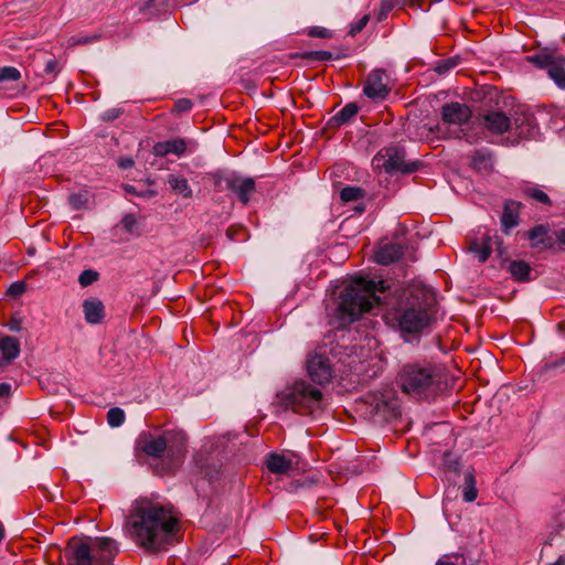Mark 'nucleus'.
Wrapping results in <instances>:
<instances>
[{
    "instance_id": "f257e3e1",
    "label": "nucleus",
    "mask_w": 565,
    "mask_h": 565,
    "mask_svg": "<svg viewBox=\"0 0 565 565\" xmlns=\"http://www.w3.org/2000/svg\"><path fill=\"white\" fill-rule=\"evenodd\" d=\"M128 530L137 545L156 553L173 541L179 522L171 505L140 499L130 512Z\"/></svg>"
},
{
    "instance_id": "f03ea898",
    "label": "nucleus",
    "mask_w": 565,
    "mask_h": 565,
    "mask_svg": "<svg viewBox=\"0 0 565 565\" xmlns=\"http://www.w3.org/2000/svg\"><path fill=\"white\" fill-rule=\"evenodd\" d=\"M436 303V296L430 288L412 284L387 310L385 319L402 333L417 334L434 321Z\"/></svg>"
},
{
    "instance_id": "7ed1b4c3",
    "label": "nucleus",
    "mask_w": 565,
    "mask_h": 565,
    "mask_svg": "<svg viewBox=\"0 0 565 565\" xmlns=\"http://www.w3.org/2000/svg\"><path fill=\"white\" fill-rule=\"evenodd\" d=\"M387 286L383 280L353 277L341 290L337 307V318L341 326L351 324L380 303L377 292H384Z\"/></svg>"
},
{
    "instance_id": "20e7f679",
    "label": "nucleus",
    "mask_w": 565,
    "mask_h": 565,
    "mask_svg": "<svg viewBox=\"0 0 565 565\" xmlns=\"http://www.w3.org/2000/svg\"><path fill=\"white\" fill-rule=\"evenodd\" d=\"M186 441V435L179 430H164L161 434L143 431L137 439V448L148 457L166 458L163 469L172 471L183 461Z\"/></svg>"
},
{
    "instance_id": "39448f33",
    "label": "nucleus",
    "mask_w": 565,
    "mask_h": 565,
    "mask_svg": "<svg viewBox=\"0 0 565 565\" xmlns=\"http://www.w3.org/2000/svg\"><path fill=\"white\" fill-rule=\"evenodd\" d=\"M66 553L71 556V565H111L117 547L115 541L108 537H73Z\"/></svg>"
},
{
    "instance_id": "423d86ee",
    "label": "nucleus",
    "mask_w": 565,
    "mask_h": 565,
    "mask_svg": "<svg viewBox=\"0 0 565 565\" xmlns=\"http://www.w3.org/2000/svg\"><path fill=\"white\" fill-rule=\"evenodd\" d=\"M398 379L404 393L419 398H429L439 390V375L431 366L407 364Z\"/></svg>"
},
{
    "instance_id": "0eeeda50",
    "label": "nucleus",
    "mask_w": 565,
    "mask_h": 565,
    "mask_svg": "<svg viewBox=\"0 0 565 565\" xmlns=\"http://www.w3.org/2000/svg\"><path fill=\"white\" fill-rule=\"evenodd\" d=\"M322 392L306 381L295 382L281 394V403L292 412L308 415L321 408Z\"/></svg>"
},
{
    "instance_id": "6e6552de",
    "label": "nucleus",
    "mask_w": 565,
    "mask_h": 565,
    "mask_svg": "<svg viewBox=\"0 0 565 565\" xmlns=\"http://www.w3.org/2000/svg\"><path fill=\"white\" fill-rule=\"evenodd\" d=\"M526 60L539 68H545L550 78L559 88L565 89V56L542 50L529 55Z\"/></svg>"
},
{
    "instance_id": "1a4fd4ad",
    "label": "nucleus",
    "mask_w": 565,
    "mask_h": 565,
    "mask_svg": "<svg viewBox=\"0 0 565 565\" xmlns=\"http://www.w3.org/2000/svg\"><path fill=\"white\" fill-rule=\"evenodd\" d=\"M405 151L398 146H390L382 148L376 156L374 161L387 173L401 171L403 173H412L419 167L418 162L405 163Z\"/></svg>"
},
{
    "instance_id": "9d476101",
    "label": "nucleus",
    "mask_w": 565,
    "mask_h": 565,
    "mask_svg": "<svg viewBox=\"0 0 565 565\" xmlns=\"http://www.w3.org/2000/svg\"><path fill=\"white\" fill-rule=\"evenodd\" d=\"M371 415L377 423H390L402 415L399 401L394 395L370 396Z\"/></svg>"
},
{
    "instance_id": "9b49d317",
    "label": "nucleus",
    "mask_w": 565,
    "mask_h": 565,
    "mask_svg": "<svg viewBox=\"0 0 565 565\" xmlns=\"http://www.w3.org/2000/svg\"><path fill=\"white\" fill-rule=\"evenodd\" d=\"M307 372L315 383L319 385L329 383L333 375L329 356L317 351L310 353L307 358Z\"/></svg>"
},
{
    "instance_id": "f8f14e48",
    "label": "nucleus",
    "mask_w": 565,
    "mask_h": 565,
    "mask_svg": "<svg viewBox=\"0 0 565 565\" xmlns=\"http://www.w3.org/2000/svg\"><path fill=\"white\" fill-rule=\"evenodd\" d=\"M363 93L372 100H384L391 93L386 72L382 68L373 70L364 82Z\"/></svg>"
},
{
    "instance_id": "ddd939ff",
    "label": "nucleus",
    "mask_w": 565,
    "mask_h": 565,
    "mask_svg": "<svg viewBox=\"0 0 565 565\" xmlns=\"http://www.w3.org/2000/svg\"><path fill=\"white\" fill-rule=\"evenodd\" d=\"M224 182L226 189L233 192L244 205L248 204L252 194L256 191V184L253 178H243L237 174H231L224 179Z\"/></svg>"
},
{
    "instance_id": "4468645a",
    "label": "nucleus",
    "mask_w": 565,
    "mask_h": 565,
    "mask_svg": "<svg viewBox=\"0 0 565 565\" xmlns=\"http://www.w3.org/2000/svg\"><path fill=\"white\" fill-rule=\"evenodd\" d=\"M472 111L466 104L452 102L441 107V118L444 122L451 125H463L469 121Z\"/></svg>"
},
{
    "instance_id": "2eb2a0df",
    "label": "nucleus",
    "mask_w": 565,
    "mask_h": 565,
    "mask_svg": "<svg viewBox=\"0 0 565 565\" xmlns=\"http://www.w3.org/2000/svg\"><path fill=\"white\" fill-rule=\"evenodd\" d=\"M481 122L493 135H503L510 129V118L502 111H488L481 116Z\"/></svg>"
},
{
    "instance_id": "dca6fc26",
    "label": "nucleus",
    "mask_w": 565,
    "mask_h": 565,
    "mask_svg": "<svg viewBox=\"0 0 565 565\" xmlns=\"http://www.w3.org/2000/svg\"><path fill=\"white\" fill-rule=\"evenodd\" d=\"M521 209V202L514 200H507L504 202L503 212L501 215V226L503 233L509 234L512 228L519 225Z\"/></svg>"
},
{
    "instance_id": "f3484780",
    "label": "nucleus",
    "mask_w": 565,
    "mask_h": 565,
    "mask_svg": "<svg viewBox=\"0 0 565 565\" xmlns=\"http://www.w3.org/2000/svg\"><path fill=\"white\" fill-rule=\"evenodd\" d=\"M20 354V342L11 335L0 338V367L10 364Z\"/></svg>"
},
{
    "instance_id": "a211bd4d",
    "label": "nucleus",
    "mask_w": 565,
    "mask_h": 565,
    "mask_svg": "<svg viewBox=\"0 0 565 565\" xmlns=\"http://www.w3.org/2000/svg\"><path fill=\"white\" fill-rule=\"evenodd\" d=\"M138 237L141 235L140 217L136 214H125L121 221L113 227V235L120 236V234Z\"/></svg>"
},
{
    "instance_id": "6ab92c4d",
    "label": "nucleus",
    "mask_w": 565,
    "mask_h": 565,
    "mask_svg": "<svg viewBox=\"0 0 565 565\" xmlns=\"http://www.w3.org/2000/svg\"><path fill=\"white\" fill-rule=\"evenodd\" d=\"M531 241V246L537 249H551L554 246L553 238L548 235V226L540 224L532 227L526 233Z\"/></svg>"
},
{
    "instance_id": "aec40b11",
    "label": "nucleus",
    "mask_w": 565,
    "mask_h": 565,
    "mask_svg": "<svg viewBox=\"0 0 565 565\" xmlns=\"http://www.w3.org/2000/svg\"><path fill=\"white\" fill-rule=\"evenodd\" d=\"M188 142L183 138H175L172 140L160 141L153 146V153L157 157H166L168 154H175L181 157L185 153Z\"/></svg>"
},
{
    "instance_id": "412c9836",
    "label": "nucleus",
    "mask_w": 565,
    "mask_h": 565,
    "mask_svg": "<svg viewBox=\"0 0 565 565\" xmlns=\"http://www.w3.org/2000/svg\"><path fill=\"white\" fill-rule=\"evenodd\" d=\"M84 318L89 324H98L105 318L104 303L98 298H89L83 301Z\"/></svg>"
},
{
    "instance_id": "4be33fe9",
    "label": "nucleus",
    "mask_w": 565,
    "mask_h": 565,
    "mask_svg": "<svg viewBox=\"0 0 565 565\" xmlns=\"http://www.w3.org/2000/svg\"><path fill=\"white\" fill-rule=\"evenodd\" d=\"M403 254L404 247L399 243H387L377 249L375 259L381 265H390L398 260Z\"/></svg>"
},
{
    "instance_id": "5701e85b",
    "label": "nucleus",
    "mask_w": 565,
    "mask_h": 565,
    "mask_svg": "<svg viewBox=\"0 0 565 565\" xmlns=\"http://www.w3.org/2000/svg\"><path fill=\"white\" fill-rule=\"evenodd\" d=\"M468 250L472 253L480 263L487 262L492 253L491 237L489 235H482L480 238L471 241Z\"/></svg>"
},
{
    "instance_id": "b1692460",
    "label": "nucleus",
    "mask_w": 565,
    "mask_h": 565,
    "mask_svg": "<svg viewBox=\"0 0 565 565\" xmlns=\"http://www.w3.org/2000/svg\"><path fill=\"white\" fill-rule=\"evenodd\" d=\"M267 469L275 475L287 473L292 468V461L285 455L270 454L266 459Z\"/></svg>"
},
{
    "instance_id": "393cba45",
    "label": "nucleus",
    "mask_w": 565,
    "mask_h": 565,
    "mask_svg": "<svg viewBox=\"0 0 565 565\" xmlns=\"http://www.w3.org/2000/svg\"><path fill=\"white\" fill-rule=\"evenodd\" d=\"M471 167L478 172H490L493 167L492 156L489 150H475L471 154Z\"/></svg>"
},
{
    "instance_id": "a878e982",
    "label": "nucleus",
    "mask_w": 565,
    "mask_h": 565,
    "mask_svg": "<svg viewBox=\"0 0 565 565\" xmlns=\"http://www.w3.org/2000/svg\"><path fill=\"white\" fill-rule=\"evenodd\" d=\"M359 106L355 103L347 104L340 111L329 119V126L340 127L356 116Z\"/></svg>"
},
{
    "instance_id": "bb28decb",
    "label": "nucleus",
    "mask_w": 565,
    "mask_h": 565,
    "mask_svg": "<svg viewBox=\"0 0 565 565\" xmlns=\"http://www.w3.org/2000/svg\"><path fill=\"white\" fill-rule=\"evenodd\" d=\"M477 480L473 471L468 470L465 472L462 498L466 502H473L478 497Z\"/></svg>"
},
{
    "instance_id": "cd10ccee",
    "label": "nucleus",
    "mask_w": 565,
    "mask_h": 565,
    "mask_svg": "<svg viewBox=\"0 0 565 565\" xmlns=\"http://www.w3.org/2000/svg\"><path fill=\"white\" fill-rule=\"evenodd\" d=\"M509 271L514 280L527 281L530 280L532 268L524 260H513L509 265Z\"/></svg>"
},
{
    "instance_id": "c85d7f7f",
    "label": "nucleus",
    "mask_w": 565,
    "mask_h": 565,
    "mask_svg": "<svg viewBox=\"0 0 565 565\" xmlns=\"http://www.w3.org/2000/svg\"><path fill=\"white\" fill-rule=\"evenodd\" d=\"M168 183L172 191L177 194L182 195L183 198H191L192 190L188 183V180L182 175L171 174L168 178Z\"/></svg>"
},
{
    "instance_id": "c756f323",
    "label": "nucleus",
    "mask_w": 565,
    "mask_h": 565,
    "mask_svg": "<svg viewBox=\"0 0 565 565\" xmlns=\"http://www.w3.org/2000/svg\"><path fill=\"white\" fill-rule=\"evenodd\" d=\"M524 195L546 206L552 205L550 196L539 188L529 186L524 189Z\"/></svg>"
},
{
    "instance_id": "7c9ffc66",
    "label": "nucleus",
    "mask_w": 565,
    "mask_h": 565,
    "mask_svg": "<svg viewBox=\"0 0 565 565\" xmlns=\"http://www.w3.org/2000/svg\"><path fill=\"white\" fill-rule=\"evenodd\" d=\"M364 196V190L359 186H347L340 191V199L343 202H354Z\"/></svg>"
},
{
    "instance_id": "2f4dec72",
    "label": "nucleus",
    "mask_w": 565,
    "mask_h": 565,
    "mask_svg": "<svg viewBox=\"0 0 565 565\" xmlns=\"http://www.w3.org/2000/svg\"><path fill=\"white\" fill-rule=\"evenodd\" d=\"M70 205L74 210H82L87 207L89 202V195L87 191H82L78 193H73L68 198Z\"/></svg>"
},
{
    "instance_id": "473e14b6",
    "label": "nucleus",
    "mask_w": 565,
    "mask_h": 565,
    "mask_svg": "<svg viewBox=\"0 0 565 565\" xmlns=\"http://www.w3.org/2000/svg\"><path fill=\"white\" fill-rule=\"evenodd\" d=\"M107 422L111 427H119L125 422V413L119 407H113L107 413Z\"/></svg>"
},
{
    "instance_id": "72a5a7b5",
    "label": "nucleus",
    "mask_w": 565,
    "mask_h": 565,
    "mask_svg": "<svg viewBox=\"0 0 565 565\" xmlns=\"http://www.w3.org/2000/svg\"><path fill=\"white\" fill-rule=\"evenodd\" d=\"M301 57L310 62H324L332 60L333 55L329 51H309L301 54Z\"/></svg>"
},
{
    "instance_id": "f704fd0d",
    "label": "nucleus",
    "mask_w": 565,
    "mask_h": 565,
    "mask_svg": "<svg viewBox=\"0 0 565 565\" xmlns=\"http://www.w3.org/2000/svg\"><path fill=\"white\" fill-rule=\"evenodd\" d=\"M21 77V73L13 66L0 67V84L4 82H15Z\"/></svg>"
},
{
    "instance_id": "c9c22d12",
    "label": "nucleus",
    "mask_w": 565,
    "mask_h": 565,
    "mask_svg": "<svg viewBox=\"0 0 565 565\" xmlns=\"http://www.w3.org/2000/svg\"><path fill=\"white\" fill-rule=\"evenodd\" d=\"M99 278V274L93 269H86L81 273L78 282L82 287H88L96 282Z\"/></svg>"
},
{
    "instance_id": "e433bc0d",
    "label": "nucleus",
    "mask_w": 565,
    "mask_h": 565,
    "mask_svg": "<svg viewBox=\"0 0 565 565\" xmlns=\"http://www.w3.org/2000/svg\"><path fill=\"white\" fill-rule=\"evenodd\" d=\"M457 64H458V60L455 57L441 60L436 63L435 71L439 75H444V74L448 73L450 70H452L454 67H456Z\"/></svg>"
},
{
    "instance_id": "4c0bfd02",
    "label": "nucleus",
    "mask_w": 565,
    "mask_h": 565,
    "mask_svg": "<svg viewBox=\"0 0 565 565\" xmlns=\"http://www.w3.org/2000/svg\"><path fill=\"white\" fill-rule=\"evenodd\" d=\"M396 4V0H382L377 13V21L386 19L387 14L393 10Z\"/></svg>"
},
{
    "instance_id": "58836bf2",
    "label": "nucleus",
    "mask_w": 565,
    "mask_h": 565,
    "mask_svg": "<svg viewBox=\"0 0 565 565\" xmlns=\"http://www.w3.org/2000/svg\"><path fill=\"white\" fill-rule=\"evenodd\" d=\"M26 291V284L22 280L15 281L10 285L7 294L13 298L22 296Z\"/></svg>"
},
{
    "instance_id": "ea45409f",
    "label": "nucleus",
    "mask_w": 565,
    "mask_h": 565,
    "mask_svg": "<svg viewBox=\"0 0 565 565\" xmlns=\"http://www.w3.org/2000/svg\"><path fill=\"white\" fill-rule=\"evenodd\" d=\"M193 107V103L191 99L181 98L177 100L173 105L172 113L181 114L191 110Z\"/></svg>"
},
{
    "instance_id": "a19ab883",
    "label": "nucleus",
    "mask_w": 565,
    "mask_h": 565,
    "mask_svg": "<svg viewBox=\"0 0 565 565\" xmlns=\"http://www.w3.org/2000/svg\"><path fill=\"white\" fill-rule=\"evenodd\" d=\"M369 20H370V15L369 14L363 15L358 22L351 24L349 33L352 36H354L355 34L360 33L366 26Z\"/></svg>"
},
{
    "instance_id": "79ce46f5",
    "label": "nucleus",
    "mask_w": 565,
    "mask_h": 565,
    "mask_svg": "<svg viewBox=\"0 0 565 565\" xmlns=\"http://www.w3.org/2000/svg\"><path fill=\"white\" fill-rule=\"evenodd\" d=\"M308 35L312 38L328 39L331 36V32L326 28L313 26L308 31Z\"/></svg>"
},
{
    "instance_id": "37998d69",
    "label": "nucleus",
    "mask_w": 565,
    "mask_h": 565,
    "mask_svg": "<svg viewBox=\"0 0 565 565\" xmlns=\"http://www.w3.org/2000/svg\"><path fill=\"white\" fill-rule=\"evenodd\" d=\"M244 227L242 226H238V225H232L227 228L226 231V235L230 239L234 241V239H238L241 235H244Z\"/></svg>"
},
{
    "instance_id": "c03bdc74",
    "label": "nucleus",
    "mask_w": 565,
    "mask_h": 565,
    "mask_svg": "<svg viewBox=\"0 0 565 565\" xmlns=\"http://www.w3.org/2000/svg\"><path fill=\"white\" fill-rule=\"evenodd\" d=\"M58 64L55 58H51L45 63L44 72L47 75H52L53 77H55L58 74Z\"/></svg>"
},
{
    "instance_id": "a18cd8bd",
    "label": "nucleus",
    "mask_w": 565,
    "mask_h": 565,
    "mask_svg": "<svg viewBox=\"0 0 565 565\" xmlns=\"http://www.w3.org/2000/svg\"><path fill=\"white\" fill-rule=\"evenodd\" d=\"M96 36L94 38H89V36H72L68 39V45L70 46H75V45H81V44H87L89 42H92L93 40H95Z\"/></svg>"
},
{
    "instance_id": "49530a36",
    "label": "nucleus",
    "mask_w": 565,
    "mask_h": 565,
    "mask_svg": "<svg viewBox=\"0 0 565 565\" xmlns=\"http://www.w3.org/2000/svg\"><path fill=\"white\" fill-rule=\"evenodd\" d=\"M444 465L446 466L447 470L454 472H458L460 468L459 461L457 459H451L449 455H446Z\"/></svg>"
},
{
    "instance_id": "de8ad7c7",
    "label": "nucleus",
    "mask_w": 565,
    "mask_h": 565,
    "mask_svg": "<svg viewBox=\"0 0 565 565\" xmlns=\"http://www.w3.org/2000/svg\"><path fill=\"white\" fill-rule=\"evenodd\" d=\"M119 110L117 109H110V110H107L103 114L102 118L106 121H110V120H114L116 118L119 117Z\"/></svg>"
},
{
    "instance_id": "09e8293b",
    "label": "nucleus",
    "mask_w": 565,
    "mask_h": 565,
    "mask_svg": "<svg viewBox=\"0 0 565 565\" xmlns=\"http://www.w3.org/2000/svg\"><path fill=\"white\" fill-rule=\"evenodd\" d=\"M11 393V385L8 383L0 384V397H8Z\"/></svg>"
},
{
    "instance_id": "8fccbe9b",
    "label": "nucleus",
    "mask_w": 565,
    "mask_h": 565,
    "mask_svg": "<svg viewBox=\"0 0 565 565\" xmlns=\"http://www.w3.org/2000/svg\"><path fill=\"white\" fill-rule=\"evenodd\" d=\"M556 239L561 247H565V227L556 232Z\"/></svg>"
},
{
    "instance_id": "3c124183",
    "label": "nucleus",
    "mask_w": 565,
    "mask_h": 565,
    "mask_svg": "<svg viewBox=\"0 0 565 565\" xmlns=\"http://www.w3.org/2000/svg\"><path fill=\"white\" fill-rule=\"evenodd\" d=\"M132 166L134 161L130 158H122L119 160V167H121L122 169H128L131 168Z\"/></svg>"
},
{
    "instance_id": "603ef678",
    "label": "nucleus",
    "mask_w": 565,
    "mask_h": 565,
    "mask_svg": "<svg viewBox=\"0 0 565 565\" xmlns=\"http://www.w3.org/2000/svg\"><path fill=\"white\" fill-rule=\"evenodd\" d=\"M462 137H463V138H465V140H466L467 142H469L470 145L476 143V142L480 139L479 137L473 136V135H472V134H470L469 131L463 132V136H462Z\"/></svg>"
},
{
    "instance_id": "864d4df0",
    "label": "nucleus",
    "mask_w": 565,
    "mask_h": 565,
    "mask_svg": "<svg viewBox=\"0 0 565 565\" xmlns=\"http://www.w3.org/2000/svg\"><path fill=\"white\" fill-rule=\"evenodd\" d=\"M435 565H456L455 563L448 561V559H445V558H440L437 561V563Z\"/></svg>"
},
{
    "instance_id": "5fc2aeb1",
    "label": "nucleus",
    "mask_w": 565,
    "mask_h": 565,
    "mask_svg": "<svg viewBox=\"0 0 565 565\" xmlns=\"http://www.w3.org/2000/svg\"><path fill=\"white\" fill-rule=\"evenodd\" d=\"M556 565H565V555H561L555 562Z\"/></svg>"
},
{
    "instance_id": "6e6d98bb",
    "label": "nucleus",
    "mask_w": 565,
    "mask_h": 565,
    "mask_svg": "<svg viewBox=\"0 0 565 565\" xmlns=\"http://www.w3.org/2000/svg\"><path fill=\"white\" fill-rule=\"evenodd\" d=\"M563 364H565V355L562 359H559L558 361H556L553 364V366H559V365H563Z\"/></svg>"
},
{
    "instance_id": "4d7b16f0",
    "label": "nucleus",
    "mask_w": 565,
    "mask_h": 565,
    "mask_svg": "<svg viewBox=\"0 0 565 565\" xmlns=\"http://www.w3.org/2000/svg\"><path fill=\"white\" fill-rule=\"evenodd\" d=\"M125 190H126L128 193H132V194H135V193H136L135 188H134L132 185H126V186H125Z\"/></svg>"
},
{
    "instance_id": "13d9d810",
    "label": "nucleus",
    "mask_w": 565,
    "mask_h": 565,
    "mask_svg": "<svg viewBox=\"0 0 565 565\" xmlns=\"http://www.w3.org/2000/svg\"><path fill=\"white\" fill-rule=\"evenodd\" d=\"M152 2L153 0H149V2L147 3V8H150L152 6Z\"/></svg>"
},
{
    "instance_id": "bf43d9fd",
    "label": "nucleus",
    "mask_w": 565,
    "mask_h": 565,
    "mask_svg": "<svg viewBox=\"0 0 565 565\" xmlns=\"http://www.w3.org/2000/svg\"><path fill=\"white\" fill-rule=\"evenodd\" d=\"M550 565H556V564H555V563H552V564H550Z\"/></svg>"
}]
</instances>
